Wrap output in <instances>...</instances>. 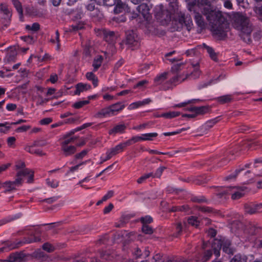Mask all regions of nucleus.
I'll return each mask as SVG.
<instances>
[{"label":"nucleus","instance_id":"1","mask_svg":"<svg viewBox=\"0 0 262 262\" xmlns=\"http://www.w3.org/2000/svg\"><path fill=\"white\" fill-rule=\"evenodd\" d=\"M201 12L206 17L213 35L219 37H225L229 30V25L222 12L211 5L204 6Z\"/></svg>","mask_w":262,"mask_h":262},{"label":"nucleus","instance_id":"2","mask_svg":"<svg viewBox=\"0 0 262 262\" xmlns=\"http://www.w3.org/2000/svg\"><path fill=\"white\" fill-rule=\"evenodd\" d=\"M233 26L239 32V35L244 41L247 43L252 42L251 34L254 26L248 17L241 14H235L233 18Z\"/></svg>","mask_w":262,"mask_h":262},{"label":"nucleus","instance_id":"3","mask_svg":"<svg viewBox=\"0 0 262 262\" xmlns=\"http://www.w3.org/2000/svg\"><path fill=\"white\" fill-rule=\"evenodd\" d=\"M125 40L120 43L122 46L123 43L128 45L129 47H137L139 45L138 35L133 30H128L126 32Z\"/></svg>","mask_w":262,"mask_h":262},{"label":"nucleus","instance_id":"4","mask_svg":"<svg viewBox=\"0 0 262 262\" xmlns=\"http://www.w3.org/2000/svg\"><path fill=\"white\" fill-rule=\"evenodd\" d=\"M33 238H24L23 241H19L17 242H12L10 241H6L3 243L5 244V249L7 247L9 248V250L13 249L15 248H17L19 247L23 244L25 243H31L32 242H40L41 241L40 238L36 237L34 234Z\"/></svg>","mask_w":262,"mask_h":262},{"label":"nucleus","instance_id":"5","mask_svg":"<svg viewBox=\"0 0 262 262\" xmlns=\"http://www.w3.org/2000/svg\"><path fill=\"white\" fill-rule=\"evenodd\" d=\"M28 176V182L31 183L33 180L34 172L31 170L27 168L23 169L17 172L16 179H19L20 184H22L23 178Z\"/></svg>","mask_w":262,"mask_h":262},{"label":"nucleus","instance_id":"6","mask_svg":"<svg viewBox=\"0 0 262 262\" xmlns=\"http://www.w3.org/2000/svg\"><path fill=\"white\" fill-rule=\"evenodd\" d=\"M179 22L183 27H185L188 31L190 30L193 25L190 16L182 13L179 15Z\"/></svg>","mask_w":262,"mask_h":262},{"label":"nucleus","instance_id":"7","mask_svg":"<svg viewBox=\"0 0 262 262\" xmlns=\"http://www.w3.org/2000/svg\"><path fill=\"white\" fill-rule=\"evenodd\" d=\"M244 189L245 187H229L228 190L230 191L232 199L237 200L242 198L244 195L243 192Z\"/></svg>","mask_w":262,"mask_h":262},{"label":"nucleus","instance_id":"8","mask_svg":"<svg viewBox=\"0 0 262 262\" xmlns=\"http://www.w3.org/2000/svg\"><path fill=\"white\" fill-rule=\"evenodd\" d=\"M19 179H15L14 181H7L2 183V187L5 188V192H9L15 190L17 187L20 186Z\"/></svg>","mask_w":262,"mask_h":262},{"label":"nucleus","instance_id":"9","mask_svg":"<svg viewBox=\"0 0 262 262\" xmlns=\"http://www.w3.org/2000/svg\"><path fill=\"white\" fill-rule=\"evenodd\" d=\"M158 136V134L156 133H147L142 134L141 137L135 136L133 137L130 139L131 142L133 144L136 143L140 140H152V138L156 137Z\"/></svg>","mask_w":262,"mask_h":262},{"label":"nucleus","instance_id":"10","mask_svg":"<svg viewBox=\"0 0 262 262\" xmlns=\"http://www.w3.org/2000/svg\"><path fill=\"white\" fill-rule=\"evenodd\" d=\"M132 144V143L131 142L130 139H129L126 141V142L121 143L117 145L114 148H112L108 151L113 156L114 155H116L119 152L122 151L123 148H125V147L131 145Z\"/></svg>","mask_w":262,"mask_h":262},{"label":"nucleus","instance_id":"11","mask_svg":"<svg viewBox=\"0 0 262 262\" xmlns=\"http://www.w3.org/2000/svg\"><path fill=\"white\" fill-rule=\"evenodd\" d=\"M26 255L23 252H15L11 254L7 258L8 262H21Z\"/></svg>","mask_w":262,"mask_h":262},{"label":"nucleus","instance_id":"12","mask_svg":"<svg viewBox=\"0 0 262 262\" xmlns=\"http://www.w3.org/2000/svg\"><path fill=\"white\" fill-rule=\"evenodd\" d=\"M126 126L124 123H120L115 125L112 129L108 131V134L110 135H115L117 134H123L125 132Z\"/></svg>","mask_w":262,"mask_h":262},{"label":"nucleus","instance_id":"13","mask_svg":"<svg viewBox=\"0 0 262 262\" xmlns=\"http://www.w3.org/2000/svg\"><path fill=\"white\" fill-rule=\"evenodd\" d=\"M137 10L139 15H141L145 19H147L149 17V9L146 4H142L137 6Z\"/></svg>","mask_w":262,"mask_h":262},{"label":"nucleus","instance_id":"14","mask_svg":"<svg viewBox=\"0 0 262 262\" xmlns=\"http://www.w3.org/2000/svg\"><path fill=\"white\" fill-rule=\"evenodd\" d=\"M112 116L114 115L110 106L101 109L95 115V117L98 118Z\"/></svg>","mask_w":262,"mask_h":262},{"label":"nucleus","instance_id":"15","mask_svg":"<svg viewBox=\"0 0 262 262\" xmlns=\"http://www.w3.org/2000/svg\"><path fill=\"white\" fill-rule=\"evenodd\" d=\"M194 19L196 24L201 29H203L205 28L206 23L200 13L198 12L194 13Z\"/></svg>","mask_w":262,"mask_h":262},{"label":"nucleus","instance_id":"16","mask_svg":"<svg viewBox=\"0 0 262 262\" xmlns=\"http://www.w3.org/2000/svg\"><path fill=\"white\" fill-rule=\"evenodd\" d=\"M61 150L67 157L74 154L76 151V148L73 145H64L61 146Z\"/></svg>","mask_w":262,"mask_h":262},{"label":"nucleus","instance_id":"17","mask_svg":"<svg viewBox=\"0 0 262 262\" xmlns=\"http://www.w3.org/2000/svg\"><path fill=\"white\" fill-rule=\"evenodd\" d=\"M202 47L207 51V53L209 55L210 57L213 60L217 61V54L214 52L212 48L206 45L205 43H203L202 45Z\"/></svg>","mask_w":262,"mask_h":262},{"label":"nucleus","instance_id":"18","mask_svg":"<svg viewBox=\"0 0 262 262\" xmlns=\"http://www.w3.org/2000/svg\"><path fill=\"white\" fill-rule=\"evenodd\" d=\"M103 37L106 41L112 43L116 38L115 32L111 31L104 30Z\"/></svg>","mask_w":262,"mask_h":262},{"label":"nucleus","instance_id":"19","mask_svg":"<svg viewBox=\"0 0 262 262\" xmlns=\"http://www.w3.org/2000/svg\"><path fill=\"white\" fill-rule=\"evenodd\" d=\"M150 101L151 100L148 98L145 99L143 101H140L132 103L129 105L128 109L130 110L136 109L139 107L148 104Z\"/></svg>","mask_w":262,"mask_h":262},{"label":"nucleus","instance_id":"20","mask_svg":"<svg viewBox=\"0 0 262 262\" xmlns=\"http://www.w3.org/2000/svg\"><path fill=\"white\" fill-rule=\"evenodd\" d=\"M233 99L231 95H225L216 98V101L221 104H225L231 102Z\"/></svg>","mask_w":262,"mask_h":262},{"label":"nucleus","instance_id":"21","mask_svg":"<svg viewBox=\"0 0 262 262\" xmlns=\"http://www.w3.org/2000/svg\"><path fill=\"white\" fill-rule=\"evenodd\" d=\"M91 88V85L88 84H84L82 83H78L76 85V90L75 94L76 95H79L81 92L90 90Z\"/></svg>","mask_w":262,"mask_h":262},{"label":"nucleus","instance_id":"22","mask_svg":"<svg viewBox=\"0 0 262 262\" xmlns=\"http://www.w3.org/2000/svg\"><path fill=\"white\" fill-rule=\"evenodd\" d=\"M116 6L114 8V11L116 14H119L123 12L126 8L125 4L123 3L120 0H117Z\"/></svg>","mask_w":262,"mask_h":262},{"label":"nucleus","instance_id":"23","mask_svg":"<svg viewBox=\"0 0 262 262\" xmlns=\"http://www.w3.org/2000/svg\"><path fill=\"white\" fill-rule=\"evenodd\" d=\"M77 138L76 137H71L65 135L62 137L61 146L69 145L70 144L73 143Z\"/></svg>","mask_w":262,"mask_h":262},{"label":"nucleus","instance_id":"24","mask_svg":"<svg viewBox=\"0 0 262 262\" xmlns=\"http://www.w3.org/2000/svg\"><path fill=\"white\" fill-rule=\"evenodd\" d=\"M110 107L114 116L116 114V113L123 110L125 106L121 102H118L110 105Z\"/></svg>","mask_w":262,"mask_h":262},{"label":"nucleus","instance_id":"25","mask_svg":"<svg viewBox=\"0 0 262 262\" xmlns=\"http://www.w3.org/2000/svg\"><path fill=\"white\" fill-rule=\"evenodd\" d=\"M12 3L19 15L20 19L23 21V11L20 3L18 0H12Z\"/></svg>","mask_w":262,"mask_h":262},{"label":"nucleus","instance_id":"26","mask_svg":"<svg viewBox=\"0 0 262 262\" xmlns=\"http://www.w3.org/2000/svg\"><path fill=\"white\" fill-rule=\"evenodd\" d=\"M103 60V57L101 55L97 56L94 60L93 67L94 71H96L101 66Z\"/></svg>","mask_w":262,"mask_h":262},{"label":"nucleus","instance_id":"27","mask_svg":"<svg viewBox=\"0 0 262 262\" xmlns=\"http://www.w3.org/2000/svg\"><path fill=\"white\" fill-rule=\"evenodd\" d=\"M85 76L88 80L92 81L95 87H96L98 85V78L93 72H88L86 74Z\"/></svg>","mask_w":262,"mask_h":262},{"label":"nucleus","instance_id":"28","mask_svg":"<svg viewBox=\"0 0 262 262\" xmlns=\"http://www.w3.org/2000/svg\"><path fill=\"white\" fill-rule=\"evenodd\" d=\"M255 204H245L244 206L245 211L249 214H254L257 212Z\"/></svg>","mask_w":262,"mask_h":262},{"label":"nucleus","instance_id":"29","mask_svg":"<svg viewBox=\"0 0 262 262\" xmlns=\"http://www.w3.org/2000/svg\"><path fill=\"white\" fill-rule=\"evenodd\" d=\"M180 115V113L179 112H169L165 113L162 114L160 117H164L167 119H171L178 116Z\"/></svg>","mask_w":262,"mask_h":262},{"label":"nucleus","instance_id":"30","mask_svg":"<svg viewBox=\"0 0 262 262\" xmlns=\"http://www.w3.org/2000/svg\"><path fill=\"white\" fill-rule=\"evenodd\" d=\"M230 246V242L229 241L226 240L225 241H223V251L228 254H233V250L230 248L229 246Z\"/></svg>","mask_w":262,"mask_h":262},{"label":"nucleus","instance_id":"31","mask_svg":"<svg viewBox=\"0 0 262 262\" xmlns=\"http://www.w3.org/2000/svg\"><path fill=\"white\" fill-rule=\"evenodd\" d=\"M167 73L164 72L158 75L155 78V82L157 84L162 83L167 78Z\"/></svg>","mask_w":262,"mask_h":262},{"label":"nucleus","instance_id":"32","mask_svg":"<svg viewBox=\"0 0 262 262\" xmlns=\"http://www.w3.org/2000/svg\"><path fill=\"white\" fill-rule=\"evenodd\" d=\"M192 66L194 68V70L191 73L190 76L193 77L194 79H195L198 78L200 75L201 72L199 68V64L198 63H196L195 64H193Z\"/></svg>","mask_w":262,"mask_h":262},{"label":"nucleus","instance_id":"33","mask_svg":"<svg viewBox=\"0 0 262 262\" xmlns=\"http://www.w3.org/2000/svg\"><path fill=\"white\" fill-rule=\"evenodd\" d=\"M25 150L31 154H34L39 156H44L46 155L43 153L42 150L39 149H33L32 148V146H27L25 148Z\"/></svg>","mask_w":262,"mask_h":262},{"label":"nucleus","instance_id":"34","mask_svg":"<svg viewBox=\"0 0 262 262\" xmlns=\"http://www.w3.org/2000/svg\"><path fill=\"white\" fill-rule=\"evenodd\" d=\"M195 114H196V116L198 115L204 114L207 113L208 111L209 108H208V106H200V107H196L195 106Z\"/></svg>","mask_w":262,"mask_h":262},{"label":"nucleus","instance_id":"35","mask_svg":"<svg viewBox=\"0 0 262 262\" xmlns=\"http://www.w3.org/2000/svg\"><path fill=\"white\" fill-rule=\"evenodd\" d=\"M188 223L192 226L197 227L199 225L200 221L197 217L191 216L188 219Z\"/></svg>","mask_w":262,"mask_h":262},{"label":"nucleus","instance_id":"36","mask_svg":"<svg viewBox=\"0 0 262 262\" xmlns=\"http://www.w3.org/2000/svg\"><path fill=\"white\" fill-rule=\"evenodd\" d=\"M0 9L2 12L4 13V14L7 15L8 17H11V13L8 8V6L5 4H1L0 5Z\"/></svg>","mask_w":262,"mask_h":262},{"label":"nucleus","instance_id":"37","mask_svg":"<svg viewBox=\"0 0 262 262\" xmlns=\"http://www.w3.org/2000/svg\"><path fill=\"white\" fill-rule=\"evenodd\" d=\"M42 248L43 250H44L45 251H46L49 253H51V252H53L55 249V247L49 243H45L42 246Z\"/></svg>","mask_w":262,"mask_h":262},{"label":"nucleus","instance_id":"38","mask_svg":"<svg viewBox=\"0 0 262 262\" xmlns=\"http://www.w3.org/2000/svg\"><path fill=\"white\" fill-rule=\"evenodd\" d=\"M90 103L89 100H81L74 103L73 104V107L76 109H79L84 105H86Z\"/></svg>","mask_w":262,"mask_h":262},{"label":"nucleus","instance_id":"39","mask_svg":"<svg viewBox=\"0 0 262 262\" xmlns=\"http://www.w3.org/2000/svg\"><path fill=\"white\" fill-rule=\"evenodd\" d=\"M247 258L245 256L238 254L234 256V257L231 260L230 262H246Z\"/></svg>","mask_w":262,"mask_h":262},{"label":"nucleus","instance_id":"40","mask_svg":"<svg viewBox=\"0 0 262 262\" xmlns=\"http://www.w3.org/2000/svg\"><path fill=\"white\" fill-rule=\"evenodd\" d=\"M187 78V76L185 78H182V76L181 75H177L173 77H172L170 80H169L170 82L171 83H175L178 82H182L186 78Z\"/></svg>","mask_w":262,"mask_h":262},{"label":"nucleus","instance_id":"41","mask_svg":"<svg viewBox=\"0 0 262 262\" xmlns=\"http://www.w3.org/2000/svg\"><path fill=\"white\" fill-rule=\"evenodd\" d=\"M140 221L142 223V225H147L152 222V219L150 216L146 215L141 217Z\"/></svg>","mask_w":262,"mask_h":262},{"label":"nucleus","instance_id":"42","mask_svg":"<svg viewBox=\"0 0 262 262\" xmlns=\"http://www.w3.org/2000/svg\"><path fill=\"white\" fill-rule=\"evenodd\" d=\"M108 241V237L107 235H104L100 237V238L97 241L96 244L98 245L106 244Z\"/></svg>","mask_w":262,"mask_h":262},{"label":"nucleus","instance_id":"43","mask_svg":"<svg viewBox=\"0 0 262 262\" xmlns=\"http://www.w3.org/2000/svg\"><path fill=\"white\" fill-rule=\"evenodd\" d=\"M228 194H230V191L228 190V187L223 189L220 192L216 194L219 198H224L225 199L226 198L227 195H228Z\"/></svg>","mask_w":262,"mask_h":262},{"label":"nucleus","instance_id":"44","mask_svg":"<svg viewBox=\"0 0 262 262\" xmlns=\"http://www.w3.org/2000/svg\"><path fill=\"white\" fill-rule=\"evenodd\" d=\"M40 28V25L37 23H33L32 26L29 25L26 26V29L28 30H31L33 31H37Z\"/></svg>","mask_w":262,"mask_h":262},{"label":"nucleus","instance_id":"45","mask_svg":"<svg viewBox=\"0 0 262 262\" xmlns=\"http://www.w3.org/2000/svg\"><path fill=\"white\" fill-rule=\"evenodd\" d=\"M142 231L143 233L151 234L153 233V229L149 225H142Z\"/></svg>","mask_w":262,"mask_h":262},{"label":"nucleus","instance_id":"46","mask_svg":"<svg viewBox=\"0 0 262 262\" xmlns=\"http://www.w3.org/2000/svg\"><path fill=\"white\" fill-rule=\"evenodd\" d=\"M223 241L221 240L215 239L214 240L212 244V247L213 249H221L222 247Z\"/></svg>","mask_w":262,"mask_h":262},{"label":"nucleus","instance_id":"47","mask_svg":"<svg viewBox=\"0 0 262 262\" xmlns=\"http://www.w3.org/2000/svg\"><path fill=\"white\" fill-rule=\"evenodd\" d=\"M244 170V168H240L236 169V170L235 171V172L233 173H232V174H230L229 176H227V177H226V180H230L232 179H235L236 178V177L237 176V175L239 172H241V171H242Z\"/></svg>","mask_w":262,"mask_h":262},{"label":"nucleus","instance_id":"48","mask_svg":"<svg viewBox=\"0 0 262 262\" xmlns=\"http://www.w3.org/2000/svg\"><path fill=\"white\" fill-rule=\"evenodd\" d=\"M8 124H9V123L8 122L0 123V132L5 133L8 132L10 128L9 126H7Z\"/></svg>","mask_w":262,"mask_h":262},{"label":"nucleus","instance_id":"49","mask_svg":"<svg viewBox=\"0 0 262 262\" xmlns=\"http://www.w3.org/2000/svg\"><path fill=\"white\" fill-rule=\"evenodd\" d=\"M84 27V24L83 23H79L78 24L72 25L71 26L72 29H70V31H76L82 29Z\"/></svg>","mask_w":262,"mask_h":262},{"label":"nucleus","instance_id":"50","mask_svg":"<svg viewBox=\"0 0 262 262\" xmlns=\"http://www.w3.org/2000/svg\"><path fill=\"white\" fill-rule=\"evenodd\" d=\"M47 182L48 185L52 188H56L58 186L59 182L55 180L47 179Z\"/></svg>","mask_w":262,"mask_h":262},{"label":"nucleus","instance_id":"51","mask_svg":"<svg viewBox=\"0 0 262 262\" xmlns=\"http://www.w3.org/2000/svg\"><path fill=\"white\" fill-rule=\"evenodd\" d=\"M16 56V52L15 51L12 52L11 53L9 54L7 57L6 59L8 62L13 61L15 58Z\"/></svg>","mask_w":262,"mask_h":262},{"label":"nucleus","instance_id":"52","mask_svg":"<svg viewBox=\"0 0 262 262\" xmlns=\"http://www.w3.org/2000/svg\"><path fill=\"white\" fill-rule=\"evenodd\" d=\"M88 152V150H83L81 152L75 155V158L76 159H81L87 154Z\"/></svg>","mask_w":262,"mask_h":262},{"label":"nucleus","instance_id":"53","mask_svg":"<svg viewBox=\"0 0 262 262\" xmlns=\"http://www.w3.org/2000/svg\"><path fill=\"white\" fill-rule=\"evenodd\" d=\"M192 201L194 202H198V203H203L207 201V200L205 199V198L204 196H194L192 198Z\"/></svg>","mask_w":262,"mask_h":262},{"label":"nucleus","instance_id":"54","mask_svg":"<svg viewBox=\"0 0 262 262\" xmlns=\"http://www.w3.org/2000/svg\"><path fill=\"white\" fill-rule=\"evenodd\" d=\"M20 38L23 40L29 43L33 42V38L30 36H21Z\"/></svg>","mask_w":262,"mask_h":262},{"label":"nucleus","instance_id":"55","mask_svg":"<svg viewBox=\"0 0 262 262\" xmlns=\"http://www.w3.org/2000/svg\"><path fill=\"white\" fill-rule=\"evenodd\" d=\"M165 169L164 166L159 167L155 173L154 177L159 178L161 176L163 170Z\"/></svg>","mask_w":262,"mask_h":262},{"label":"nucleus","instance_id":"56","mask_svg":"<svg viewBox=\"0 0 262 262\" xmlns=\"http://www.w3.org/2000/svg\"><path fill=\"white\" fill-rule=\"evenodd\" d=\"M31 128V126L29 125H23L22 126L18 127L16 131L17 132H24L28 130Z\"/></svg>","mask_w":262,"mask_h":262},{"label":"nucleus","instance_id":"57","mask_svg":"<svg viewBox=\"0 0 262 262\" xmlns=\"http://www.w3.org/2000/svg\"><path fill=\"white\" fill-rule=\"evenodd\" d=\"M117 0H104L102 5L106 6H112L116 4Z\"/></svg>","mask_w":262,"mask_h":262},{"label":"nucleus","instance_id":"58","mask_svg":"<svg viewBox=\"0 0 262 262\" xmlns=\"http://www.w3.org/2000/svg\"><path fill=\"white\" fill-rule=\"evenodd\" d=\"M195 101H196V100H194V99L189 100L187 102H183V103H181L180 104H177L174 106V107H184L188 104H190L191 103H194Z\"/></svg>","mask_w":262,"mask_h":262},{"label":"nucleus","instance_id":"59","mask_svg":"<svg viewBox=\"0 0 262 262\" xmlns=\"http://www.w3.org/2000/svg\"><path fill=\"white\" fill-rule=\"evenodd\" d=\"M148 83V81L146 80H143L138 82L135 85H134V88L136 89L137 88H141L145 84Z\"/></svg>","mask_w":262,"mask_h":262},{"label":"nucleus","instance_id":"60","mask_svg":"<svg viewBox=\"0 0 262 262\" xmlns=\"http://www.w3.org/2000/svg\"><path fill=\"white\" fill-rule=\"evenodd\" d=\"M48 101L49 99L43 98L41 96H39L38 97V100L37 102V105H42Z\"/></svg>","mask_w":262,"mask_h":262},{"label":"nucleus","instance_id":"61","mask_svg":"<svg viewBox=\"0 0 262 262\" xmlns=\"http://www.w3.org/2000/svg\"><path fill=\"white\" fill-rule=\"evenodd\" d=\"M52 120L50 118H46L40 121V123L41 125H47L52 122Z\"/></svg>","mask_w":262,"mask_h":262},{"label":"nucleus","instance_id":"62","mask_svg":"<svg viewBox=\"0 0 262 262\" xmlns=\"http://www.w3.org/2000/svg\"><path fill=\"white\" fill-rule=\"evenodd\" d=\"M56 42H57V49L59 50L60 48L59 43V33L58 30L56 31L55 39Z\"/></svg>","mask_w":262,"mask_h":262},{"label":"nucleus","instance_id":"63","mask_svg":"<svg viewBox=\"0 0 262 262\" xmlns=\"http://www.w3.org/2000/svg\"><path fill=\"white\" fill-rule=\"evenodd\" d=\"M114 205L113 204L110 203L107 207H105L103 210V213L107 214L109 213L113 208Z\"/></svg>","mask_w":262,"mask_h":262},{"label":"nucleus","instance_id":"64","mask_svg":"<svg viewBox=\"0 0 262 262\" xmlns=\"http://www.w3.org/2000/svg\"><path fill=\"white\" fill-rule=\"evenodd\" d=\"M150 64H145L141 67L140 70L142 73H145L150 67Z\"/></svg>","mask_w":262,"mask_h":262}]
</instances>
